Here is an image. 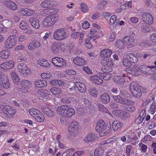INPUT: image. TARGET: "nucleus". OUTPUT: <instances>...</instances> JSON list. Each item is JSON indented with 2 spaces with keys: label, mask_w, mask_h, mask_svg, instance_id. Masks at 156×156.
Listing matches in <instances>:
<instances>
[{
  "label": "nucleus",
  "mask_w": 156,
  "mask_h": 156,
  "mask_svg": "<svg viewBox=\"0 0 156 156\" xmlns=\"http://www.w3.org/2000/svg\"><path fill=\"white\" fill-rule=\"evenodd\" d=\"M19 12L21 15L27 16L32 15L34 13V11L27 8H24L20 10Z\"/></svg>",
  "instance_id": "f3484780"
},
{
  "label": "nucleus",
  "mask_w": 156,
  "mask_h": 156,
  "mask_svg": "<svg viewBox=\"0 0 156 156\" xmlns=\"http://www.w3.org/2000/svg\"><path fill=\"white\" fill-rule=\"evenodd\" d=\"M15 36L12 35L9 36L5 41V46L7 48L10 49L16 45Z\"/></svg>",
  "instance_id": "9d476101"
},
{
  "label": "nucleus",
  "mask_w": 156,
  "mask_h": 156,
  "mask_svg": "<svg viewBox=\"0 0 156 156\" xmlns=\"http://www.w3.org/2000/svg\"><path fill=\"white\" fill-rule=\"evenodd\" d=\"M150 106V109L149 111L151 114L153 115L156 111V104L155 102H153Z\"/></svg>",
  "instance_id": "09e8293b"
},
{
  "label": "nucleus",
  "mask_w": 156,
  "mask_h": 156,
  "mask_svg": "<svg viewBox=\"0 0 156 156\" xmlns=\"http://www.w3.org/2000/svg\"><path fill=\"white\" fill-rule=\"evenodd\" d=\"M132 75H136L137 73L140 70V68L138 66L134 65L132 68Z\"/></svg>",
  "instance_id": "5fc2aeb1"
},
{
  "label": "nucleus",
  "mask_w": 156,
  "mask_h": 156,
  "mask_svg": "<svg viewBox=\"0 0 156 156\" xmlns=\"http://www.w3.org/2000/svg\"><path fill=\"white\" fill-rule=\"evenodd\" d=\"M99 75L105 80H109L112 76L111 73H100Z\"/></svg>",
  "instance_id": "e433bc0d"
},
{
  "label": "nucleus",
  "mask_w": 156,
  "mask_h": 156,
  "mask_svg": "<svg viewBox=\"0 0 156 156\" xmlns=\"http://www.w3.org/2000/svg\"><path fill=\"white\" fill-rule=\"evenodd\" d=\"M112 52L111 50L107 49L101 50L100 53L101 56L108 58L112 55Z\"/></svg>",
  "instance_id": "c756f323"
},
{
  "label": "nucleus",
  "mask_w": 156,
  "mask_h": 156,
  "mask_svg": "<svg viewBox=\"0 0 156 156\" xmlns=\"http://www.w3.org/2000/svg\"><path fill=\"white\" fill-rule=\"evenodd\" d=\"M125 44V42L121 40H118L116 42V44L117 47L119 48H122L124 47V44Z\"/></svg>",
  "instance_id": "603ef678"
},
{
  "label": "nucleus",
  "mask_w": 156,
  "mask_h": 156,
  "mask_svg": "<svg viewBox=\"0 0 156 156\" xmlns=\"http://www.w3.org/2000/svg\"><path fill=\"white\" fill-rule=\"evenodd\" d=\"M31 82L29 81L23 80L20 82V84L22 87H26L29 88L31 85Z\"/></svg>",
  "instance_id": "79ce46f5"
},
{
  "label": "nucleus",
  "mask_w": 156,
  "mask_h": 156,
  "mask_svg": "<svg viewBox=\"0 0 156 156\" xmlns=\"http://www.w3.org/2000/svg\"><path fill=\"white\" fill-rule=\"evenodd\" d=\"M53 37L55 40L60 41L67 38L68 36L65 30L63 28H61L55 31Z\"/></svg>",
  "instance_id": "39448f33"
},
{
  "label": "nucleus",
  "mask_w": 156,
  "mask_h": 156,
  "mask_svg": "<svg viewBox=\"0 0 156 156\" xmlns=\"http://www.w3.org/2000/svg\"><path fill=\"white\" fill-rule=\"evenodd\" d=\"M2 111L3 113L9 117H12L16 112L15 110L9 105L4 106Z\"/></svg>",
  "instance_id": "ddd939ff"
},
{
  "label": "nucleus",
  "mask_w": 156,
  "mask_h": 156,
  "mask_svg": "<svg viewBox=\"0 0 156 156\" xmlns=\"http://www.w3.org/2000/svg\"><path fill=\"white\" fill-rule=\"evenodd\" d=\"M126 56L132 63H136L138 61L137 58L132 53L127 54Z\"/></svg>",
  "instance_id": "7c9ffc66"
},
{
  "label": "nucleus",
  "mask_w": 156,
  "mask_h": 156,
  "mask_svg": "<svg viewBox=\"0 0 156 156\" xmlns=\"http://www.w3.org/2000/svg\"><path fill=\"white\" fill-rule=\"evenodd\" d=\"M14 63L12 61L4 62L0 65V68L5 69H9L12 68Z\"/></svg>",
  "instance_id": "dca6fc26"
},
{
  "label": "nucleus",
  "mask_w": 156,
  "mask_h": 156,
  "mask_svg": "<svg viewBox=\"0 0 156 156\" xmlns=\"http://www.w3.org/2000/svg\"><path fill=\"white\" fill-rule=\"evenodd\" d=\"M29 113L39 122H42L44 119V116L43 114L35 109H30Z\"/></svg>",
  "instance_id": "0eeeda50"
},
{
  "label": "nucleus",
  "mask_w": 156,
  "mask_h": 156,
  "mask_svg": "<svg viewBox=\"0 0 156 156\" xmlns=\"http://www.w3.org/2000/svg\"><path fill=\"white\" fill-rule=\"evenodd\" d=\"M96 130L100 132L99 136L102 137L107 135L110 132L111 129V125L106 124L102 120L98 121L95 128Z\"/></svg>",
  "instance_id": "f257e3e1"
},
{
  "label": "nucleus",
  "mask_w": 156,
  "mask_h": 156,
  "mask_svg": "<svg viewBox=\"0 0 156 156\" xmlns=\"http://www.w3.org/2000/svg\"><path fill=\"white\" fill-rule=\"evenodd\" d=\"M90 26V23L88 21H85L82 24V27L83 28L87 29Z\"/></svg>",
  "instance_id": "774afa93"
},
{
  "label": "nucleus",
  "mask_w": 156,
  "mask_h": 156,
  "mask_svg": "<svg viewBox=\"0 0 156 156\" xmlns=\"http://www.w3.org/2000/svg\"><path fill=\"white\" fill-rule=\"evenodd\" d=\"M85 45L86 48H90L92 47L91 41L89 39H87L86 40Z\"/></svg>",
  "instance_id": "e2e57ef3"
},
{
  "label": "nucleus",
  "mask_w": 156,
  "mask_h": 156,
  "mask_svg": "<svg viewBox=\"0 0 156 156\" xmlns=\"http://www.w3.org/2000/svg\"><path fill=\"white\" fill-rule=\"evenodd\" d=\"M130 115L128 113L122 110L120 118L124 119L130 117Z\"/></svg>",
  "instance_id": "3c124183"
},
{
  "label": "nucleus",
  "mask_w": 156,
  "mask_h": 156,
  "mask_svg": "<svg viewBox=\"0 0 156 156\" xmlns=\"http://www.w3.org/2000/svg\"><path fill=\"white\" fill-rule=\"evenodd\" d=\"M51 62L56 67L59 68L65 66L66 64V61L63 59L57 57L53 58Z\"/></svg>",
  "instance_id": "6e6552de"
},
{
  "label": "nucleus",
  "mask_w": 156,
  "mask_h": 156,
  "mask_svg": "<svg viewBox=\"0 0 156 156\" xmlns=\"http://www.w3.org/2000/svg\"><path fill=\"white\" fill-rule=\"evenodd\" d=\"M148 69H147L146 73H145V74H148L151 75L155 73V71L156 70V67L155 68Z\"/></svg>",
  "instance_id": "13d9d810"
},
{
  "label": "nucleus",
  "mask_w": 156,
  "mask_h": 156,
  "mask_svg": "<svg viewBox=\"0 0 156 156\" xmlns=\"http://www.w3.org/2000/svg\"><path fill=\"white\" fill-rule=\"evenodd\" d=\"M60 45L57 42L53 43L51 47V51L54 54H57L59 53Z\"/></svg>",
  "instance_id": "393cba45"
},
{
  "label": "nucleus",
  "mask_w": 156,
  "mask_h": 156,
  "mask_svg": "<svg viewBox=\"0 0 156 156\" xmlns=\"http://www.w3.org/2000/svg\"><path fill=\"white\" fill-rule=\"evenodd\" d=\"M10 54V51L9 50H4L0 52V57L3 59H6L9 58Z\"/></svg>",
  "instance_id": "f704fd0d"
},
{
  "label": "nucleus",
  "mask_w": 156,
  "mask_h": 156,
  "mask_svg": "<svg viewBox=\"0 0 156 156\" xmlns=\"http://www.w3.org/2000/svg\"><path fill=\"white\" fill-rule=\"evenodd\" d=\"M83 69L88 74H91L92 73L91 70L87 66H84L83 68Z\"/></svg>",
  "instance_id": "69168bd1"
},
{
  "label": "nucleus",
  "mask_w": 156,
  "mask_h": 156,
  "mask_svg": "<svg viewBox=\"0 0 156 156\" xmlns=\"http://www.w3.org/2000/svg\"><path fill=\"white\" fill-rule=\"evenodd\" d=\"M114 80L116 83L120 84H123L125 82L124 78L119 76H115L114 77Z\"/></svg>",
  "instance_id": "72a5a7b5"
},
{
  "label": "nucleus",
  "mask_w": 156,
  "mask_h": 156,
  "mask_svg": "<svg viewBox=\"0 0 156 156\" xmlns=\"http://www.w3.org/2000/svg\"><path fill=\"white\" fill-rule=\"evenodd\" d=\"M139 68L140 70H141L142 73L145 74V73H146L148 68H155L156 66H149L145 65H140Z\"/></svg>",
  "instance_id": "2f4dec72"
},
{
  "label": "nucleus",
  "mask_w": 156,
  "mask_h": 156,
  "mask_svg": "<svg viewBox=\"0 0 156 156\" xmlns=\"http://www.w3.org/2000/svg\"><path fill=\"white\" fill-rule=\"evenodd\" d=\"M110 100V97L108 94L104 93L100 96L101 102L104 104H107L109 103Z\"/></svg>",
  "instance_id": "6ab92c4d"
},
{
  "label": "nucleus",
  "mask_w": 156,
  "mask_h": 156,
  "mask_svg": "<svg viewBox=\"0 0 156 156\" xmlns=\"http://www.w3.org/2000/svg\"><path fill=\"white\" fill-rule=\"evenodd\" d=\"M132 148V147L131 145H128L126 146V155L129 156L130 155V151Z\"/></svg>",
  "instance_id": "680f3d73"
},
{
  "label": "nucleus",
  "mask_w": 156,
  "mask_h": 156,
  "mask_svg": "<svg viewBox=\"0 0 156 156\" xmlns=\"http://www.w3.org/2000/svg\"><path fill=\"white\" fill-rule=\"evenodd\" d=\"M81 10L83 12H87L88 11V8L87 5L83 3H81Z\"/></svg>",
  "instance_id": "052dcab7"
},
{
  "label": "nucleus",
  "mask_w": 156,
  "mask_h": 156,
  "mask_svg": "<svg viewBox=\"0 0 156 156\" xmlns=\"http://www.w3.org/2000/svg\"><path fill=\"white\" fill-rule=\"evenodd\" d=\"M112 98L116 102L124 105H127L128 103L133 105L134 102L129 99H126L122 98L119 95H114Z\"/></svg>",
  "instance_id": "9b49d317"
},
{
  "label": "nucleus",
  "mask_w": 156,
  "mask_h": 156,
  "mask_svg": "<svg viewBox=\"0 0 156 156\" xmlns=\"http://www.w3.org/2000/svg\"><path fill=\"white\" fill-rule=\"evenodd\" d=\"M29 21L31 26L36 29L39 28L40 27L39 20L35 18L31 17L29 19Z\"/></svg>",
  "instance_id": "aec40b11"
},
{
  "label": "nucleus",
  "mask_w": 156,
  "mask_h": 156,
  "mask_svg": "<svg viewBox=\"0 0 156 156\" xmlns=\"http://www.w3.org/2000/svg\"><path fill=\"white\" fill-rule=\"evenodd\" d=\"M124 123L118 120L114 121L112 122V126L113 130L116 131L124 126Z\"/></svg>",
  "instance_id": "b1692460"
},
{
  "label": "nucleus",
  "mask_w": 156,
  "mask_h": 156,
  "mask_svg": "<svg viewBox=\"0 0 156 156\" xmlns=\"http://www.w3.org/2000/svg\"><path fill=\"white\" fill-rule=\"evenodd\" d=\"M130 90L133 96L137 98H140L142 95V87L137 85L136 82H132L130 84Z\"/></svg>",
  "instance_id": "20e7f679"
},
{
  "label": "nucleus",
  "mask_w": 156,
  "mask_h": 156,
  "mask_svg": "<svg viewBox=\"0 0 156 156\" xmlns=\"http://www.w3.org/2000/svg\"><path fill=\"white\" fill-rule=\"evenodd\" d=\"M69 133H68L67 135V137L68 139H69L72 138V137L75 136L76 135V133L74 132H73V133L71 131H69Z\"/></svg>",
  "instance_id": "0e129e2a"
},
{
  "label": "nucleus",
  "mask_w": 156,
  "mask_h": 156,
  "mask_svg": "<svg viewBox=\"0 0 156 156\" xmlns=\"http://www.w3.org/2000/svg\"><path fill=\"white\" fill-rule=\"evenodd\" d=\"M41 109L44 114L48 116L51 117L54 115V112L48 107L42 106L41 107Z\"/></svg>",
  "instance_id": "a211bd4d"
},
{
  "label": "nucleus",
  "mask_w": 156,
  "mask_h": 156,
  "mask_svg": "<svg viewBox=\"0 0 156 156\" xmlns=\"http://www.w3.org/2000/svg\"><path fill=\"white\" fill-rule=\"evenodd\" d=\"M119 20L118 19H116L115 16H112L110 18L109 21V24L110 25H115L116 26L118 25Z\"/></svg>",
  "instance_id": "c03bdc74"
},
{
  "label": "nucleus",
  "mask_w": 156,
  "mask_h": 156,
  "mask_svg": "<svg viewBox=\"0 0 156 156\" xmlns=\"http://www.w3.org/2000/svg\"><path fill=\"white\" fill-rule=\"evenodd\" d=\"M5 5L9 9L15 10L17 9V6L14 2L11 1L6 2L4 3Z\"/></svg>",
  "instance_id": "5701e85b"
},
{
  "label": "nucleus",
  "mask_w": 156,
  "mask_h": 156,
  "mask_svg": "<svg viewBox=\"0 0 156 156\" xmlns=\"http://www.w3.org/2000/svg\"><path fill=\"white\" fill-rule=\"evenodd\" d=\"M52 2V0H45L41 3V5L43 8H51L53 6Z\"/></svg>",
  "instance_id": "cd10ccee"
},
{
  "label": "nucleus",
  "mask_w": 156,
  "mask_h": 156,
  "mask_svg": "<svg viewBox=\"0 0 156 156\" xmlns=\"http://www.w3.org/2000/svg\"><path fill=\"white\" fill-rule=\"evenodd\" d=\"M146 114L144 112L142 111L140 114V116L136 120V122L137 123L139 124L141 123L143 121L145 117L146 116Z\"/></svg>",
  "instance_id": "c9c22d12"
},
{
  "label": "nucleus",
  "mask_w": 156,
  "mask_h": 156,
  "mask_svg": "<svg viewBox=\"0 0 156 156\" xmlns=\"http://www.w3.org/2000/svg\"><path fill=\"white\" fill-rule=\"evenodd\" d=\"M107 2L106 1H103L99 2L98 5L97 7L99 9H101L103 8L104 5L106 4Z\"/></svg>",
  "instance_id": "bf43d9fd"
},
{
  "label": "nucleus",
  "mask_w": 156,
  "mask_h": 156,
  "mask_svg": "<svg viewBox=\"0 0 156 156\" xmlns=\"http://www.w3.org/2000/svg\"><path fill=\"white\" fill-rule=\"evenodd\" d=\"M73 62L75 64L79 66H83L86 62L85 60L83 58L78 56L73 59Z\"/></svg>",
  "instance_id": "412c9836"
},
{
  "label": "nucleus",
  "mask_w": 156,
  "mask_h": 156,
  "mask_svg": "<svg viewBox=\"0 0 156 156\" xmlns=\"http://www.w3.org/2000/svg\"><path fill=\"white\" fill-rule=\"evenodd\" d=\"M101 64L103 65L101 70L104 73H110L113 70V64L112 60L109 58H104L101 61Z\"/></svg>",
  "instance_id": "7ed1b4c3"
},
{
  "label": "nucleus",
  "mask_w": 156,
  "mask_h": 156,
  "mask_svg": "<svg viewBox=\"0 0 156 156\" xmlns=\"http://www.w3.org/2000/svg\"><path fill=\"white\" fill-rule=\"evenodd\" d=\"M95 136L94 134L90 133L87 136H86L84 139V141L86 142H90L95 140Z\"/></svg>",
  "instance_id": "ea45409f"
},
{
  "label": "nucleus",
  "mask_w": 156,
  "mask_h": 156,
  "mask_svg": "<svg viewBox=\"0 0 156 156\" xmlns=\"http://www.w3.org/2000/svg\"><path fill=\"white\" fill-rule=\"evenodd\" d=\"M122 111V110H114L112 111V113L115 115L120 118Z\"/></svg>",
  "instance_id": "6e6d98bb"
},
{
  "label": "nucleus",
  "mask_w": 156,
  "mask_h": 156,
  "mask_svg": "<svg viewBox=\"0 0 156 156\" xmlns=\"http://www.w3.org/2000/svg\"><path fill=\"white\" fill-rule=\"evenodd\" d=\"M142 19L144 23L149 25L153 22V18L151 15L148 13H142Z\"/></svg>",
  "instance_id": "f8f14e48"
},
{
  "label": "nucleus",
  "mask_w": 156,
  "mask_h": 156,
  "mask_svg": "<svg viewBox=\"0 0 156 156\" xmlns=\"http://www.w3.org/2000/svg\"><path fill=\"white\" fill-rule=\"evenodd\" d=\"M37 64L38 65L43 67H49L50 64L48 61L46 60H38L37 61Z\"/></svg>",
  "instance_id": "58836bf2"
},
{
  "label": "nucleus",
  "mask_w": 156,
  "mask_h": 156,
  "mask_svg": "<svg viewBox=\"0 0 156 156\" xmlns=\"http://www.w3.org/2000/svg\"><path fill=\"white\" fill-rule=\"evenodd\" d=\"M155 126L154 122L152 121H149L147 123V127L148 129H151L154 128Z\"/></svg>",
  "instance_id": "4d7b16f0"
},
{
  "label": "nucleus",
  "mask_w": 156,
  "mask_h": 156,
  "mask_svg": "<svg viewBox=\"0 0 156 156\" xmlns=\"http://www.w3.org/2000/svg\"><path fill=\"white\" fill-rule=\"evenodd\" d=\"M125 44L130 45L131 44L134 42V39L133 37L130 38L129 36H126L123 39Z\"/></svg>",
  "instance_id": "4c0bfd02"
},
{
  "label": "nucleus",
  "mask_w": 156,
  "mask_h": 156,
  "mask_svg": "<svg viewBox=\"0 0 156 156\" xmlns=\"http://www.w3.org/2000/svg\"><path fill=\"white\" fill-rule=\"evenodd\" d=\"M128 103L127 104H128ZM127 106H125L124 105H121L122 107H123L124 108L123 109L126 111H129L131 112H134L135 110V108L132 105H127Z\"/></svg>",
  "instance_id": "a19ab883"
},
{
  "label": "nucleus",
  "mask_w": 156,
  "mask_h": 156,
  "mask_svg": "<svg viewBox=\"0 0 156 156\" xmlns=\"http://www.w3.org/2000/svg\"><path fill=\"white\" fill-rule=\"evenodd\" d=\"M75 86L77 88L78 90L81 93H84L86 90V88L85 85L81 83H76Z\"/></svg>",
  "instance_id": "c85d7f7f"
},
{
  "label": "nucleus",
  "mask_w": 156,
  "mask_h": 156,
  "mask_svg": "<svg viewBox=\"0 0 156 156\" xmlns=\"http://www.w3.org/2000/svg\"><path fill=\"white\" fill-rule=\"evenodd\" d=\"M115 38V36L114 33H112L108 39V41L110 42H112L114 41Z\"/></svg>",
  "instance_id": "338daca9"
},
{
  "label": "nucleus",
  "mask_w": 156,
  "mask_h": 156,
  "mask_svg": "<svg viewBox=\"0 0 156 156\" xmlns=\"http://www.w3.org/2000/svg\"><path fill=\"white\" fill-rule=\"evenodd\" d=\"M0 85L5 89H8L10 85L9 80L5 75L0 74Z\"/></svg>",
  "instance_id": "1a4fd4ad"
},
{
  "label": "nucleus",
  "mask_w": 156,
  "mask_h": 156,
  "mask_svg": "<svg viewBox=\"0 0 156 156\" xmlns=\"http://www.w3.org/2000/svg\"><path fill=\"white\" fill-rule=\"evenodd\" d=\"M78 128V123L75 121H73L71 123L69 127V131H71L73 133L74 132L77 133Z\"/></svg>",
  "instance_id": "a878e982"
},
{
  "label": "nucleus",
  "mask_w": 156,
  "mask_h": 156,
  "mask_svg": "<svg viewBox=\"0 0 156 156\" xmlns=\"http://www.w3.org/2000/svg\"><path fill=\"white\" fill-rule=\"evenodd\" d=\"M57 111L59 114L69 118H71L75 114L74 109L69 106L67 105L58 107L57 108Z\"/></svg>",
  "instance_id": "f03ea898"
},
{
  "label": "nucleus",
  "mask_w": 156,
  "mask_h": 156,
  "mask_svg": "<svg viewBox=\"0 0 156 156\" xmlns=\"http://www.w3.org/2000/svg\"><path fill=\"white\" fill-rule=\"evenodd\" d=\"M97 105L98 106L100 110L102 112H105V113L108 114L112 116V115L108 110L104 106L101 104H98Z\"/></svg>",
  "instance_id": "37998d69"
},
{
  "label": "nucleus",
  "mask_w": 156,
  "mask_h": 156,
  "mask_svg": "<svg viewBox=\"0 0 156 156\" xmlns=\"http://www.w3.org/2000/svg\"><path fill=\"white\" fill-rule=\"evenodd\" d=\"M50 91L53 94L57 95L60 94L62 90L56 87H53L50 89Z\"/></svg>",
  "instance_id": "a18cd8bd"
},
{
  "label": "nucleus",
  "mask_w": 156,
  "mask_h": 156,
  "mask_svg": "<svg viewBox=\"0 0 156 156\" xmlns=\"http://www.w3.org/2000/svg\"><path fill=\"white\" fill-rule=\"evenodd\" d=\"M141 25V30L143 32L145 33L151 31V28L150 27L144 23Z\"/></svg>",
  "instance_id": "49530a36"
},
{
  "label": "nucleus",
  "mask_w": 156,
  "mask_h": 156,
  "mask_svg": "<svg viewBox=\"0 0 156 156\" xmlns=\"http://www.w3.org/2000/svg\"><path fill=\"white\" fill-rule=\"evenodd\" d=\"M58 19L57 16L54 15L47 16L43 20L42 23L44 27H48L52 26Z\"/></svg>",
  "instance_id": "423d86ee"
},
{
  "label": "nucleus",
  "mask_w": 156,
  "mask_h": 156,
  "mask_svg": "<svg viewBox=\"0 0 156 156\" xmlns=\"http://www.w3.org/2000/svg\"><path fill=\"white\" fill-rule=\"evenodd\" d=\"M35 85L38 87H44L47 85V82L45 80H37L34 83Z\"/></svg>",
  "instance_id": "bb28decb"
},
{
  "label": "nucleus",
  "mask_w": 156,
  "mask_h": 156,
  "mask_svg": "<svg viewBox=\"0 0 156 156\" xmlns=\"http://www.w3.org/2000/svg\"><path fill=\"white\" fill-rule=\"evenodd\" d=\"M104 152L103 149L101 148H97L94 151V156H101Z\"/></svg>",
  "instance_id": "8fccbe9b"
},
{
  "label": "nucleus",
  "mask_w": 156,
  "mask_h": 156,
  "mask_svg": "<svg viewBox=\"0 0 156 156\" xmlns=\"http://www.w3.org/2000/svg\"><path fill=\"white\" fill-rule=\"evenodd\" d=\"M122 63L123 65L126 67H130L132 66V62L129 60L127 58L126 56L124 57L122 60Z\"/></svg>",
  "instance_id": "de8ad7c7"
},
{
  "label": "nucleus",
  "mask_w": 156,
  "mask_h": 156,
  "mask_svg": "<svg viewBox=\"0 0 156 156\" xmlns=\"http://www.w3.org/2000/svg\"><path fill=\"white\" fill-rule=\"evenodd\" d=\"M18 69L19 71L23 75L28 74L30 73V70L26 65L23 63L20 64L18 66Z\"/></svg>",
  "instance_id": "2eb2a0df"
},
{
  "label": "nucleus",
  "mask_w": 156,
  "mask_h": 156,
  "mask_svg": "<svg viewBox=\"0 0 156 156\" xmlns=\"http://www.w3.org/2000/svg\"><path fill=\"white\" fill-rule=\"evenodd\" d=\"M72 98L71 97L67 96L63 97L61 99V102L64 105L70 104L71 102Z\"/></svg>",
  "instance_id": "473e14b6"
},
{
  "label": "nucleus",
  "mask_w": 156,
  "mask_h": 156,
  "mask_svg": "<svg viewBox=\"0 0 156 156\" xmlns=\"http://www.w3.org/2000/svg\"><path fill=\"white\" fill-rule=\"evenodd\" d=\"M41 45L40 43L36 40H34L27 45L28 49L30 51L37 49Z\"/></svg>",
  "instance_id": "4468645a"
},
{
  "label": "nucleus",
  "mask_w": 156,
  "mask_h": 156,
  "mask_svg": "<svg viewBox=\"0 0 156 156\" xmlns=\"http://www.w3.org/2000/svg\"><path fill=\"white\" fill-rule=\"evenodd\" d=\"M91 80L94 83L98 85H101L103 82L102 80L97 75H93L91 76Z\"/></svg>",
  "instance_id": "4be33fe9"
},
{
  "label": "nucleus",
  "mask_w": 156,
  "mask_h": 156,
  "mask_svg": "<svg viewBox=\"0 0 156 156\" xmlns=\"http://www.w3.org/2000/svg\"><path fill=\"white\" fill-rule=\"evenodd\" d=\"M20 28L22 30H26L28 28V26L24 21H22L19 25Z\"/></svg>",
  "instance_id": "864d4df0"
}]
</instances>
